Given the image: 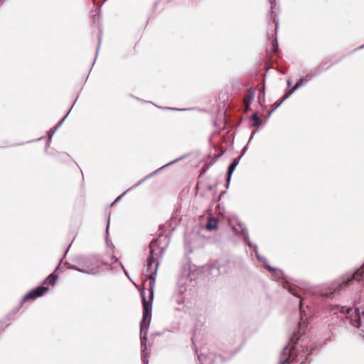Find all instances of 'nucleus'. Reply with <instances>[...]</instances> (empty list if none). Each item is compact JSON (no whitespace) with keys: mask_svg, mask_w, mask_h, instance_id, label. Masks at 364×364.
Wrapping results in <instances>:
<instances>
[{"mask_svg":"<svg viewBox=\"0 0 364 364\" xmlns=\"http://www.w3.org/2000/svg\"><path fill=\"white\" fill-rule=\"evenodd\" d=\"M149 279L151 280L150 282V299L151 302L147 301L144 295V290H142L141 292L142 299H143V319L141 322L140 330L146 331L150 324L151 318V306H152V300L154 296V277L152 274L149 277Z\"/></svg>","mask_w":364,"mask_h":364,"instance_id":"obj_1","label":"nucleus"},{"mask_svg":"<svg viewBox=\"0 0 364 364\" xmlns=\"http://www.w3.org/2000/svg\"><path fill=\"white\" fill-rule=\"evenodd\" d=\"M48 291V288L46 287H38L36 289L31 290L27 294H26L23 299V302H26L30 300H34Z\"/></svg>","mask_w":364,"mask_h":364,"instance_id":"obj_2","label":"nucleus"},{"mask_svg":"<svg viewBox=\"0 0 364 364\" xmlns=\"http://www.w3.org/2000/svg\"><path fill=\"white\" fill-rule=\"evenodd\" d=\"M364 275V264L358 269L350 278H348L346 281H343L342 284H339L336 289L338 290H340V289L342 287L343 285L348 286L351 284V282L353 280H355L357 282L360 281Z\"/></svg>","mask_w":364,"mask_h":364,"instance_id":"obj_3","label":"nucleus"},{"mask_svg":"<svg viewBox=\"0 0 364 364\" xmlns=\"http://www.w3.org/2000/svg\"><path fill=\"white\" fill-rule=\"evenodd\" d=\"M255 89L249 88L244 96L243 102L245 112H247L250 108V105L251 104L255 97Z\"/></svg>","mask_w":364,"mask_h":364,"instance_id":"obj_4","label":"nucleus"},{"mask_svg":"<svg viewBox=\"0 0 364 364\" xmlns=\"http://www.w3.org/2000/svg\"><path fill=\"white\" fill-rule=\"evenodd\" d=\"M58 279V276L55 274H50L46 279L43 282V285H55Z\"/></svg>","mask_w":364,"mask_h":364,"instance_id":"obj_5","label":"nucleus"},{"mask_svg":"<svg viewBox=\"0 0 364 364\" xmlns=\"http://www.w3.org/2000/svg\"><path fill=\"white\" fill-rule=\"evenodd\" d=\"M218 227V220L214 218H210L208 220L206 224V229L208 230H213L217 229Z\"/></svg>","mask_w":364,"mask_h":364,"instance_id":"obj_6","label":"nucleus"},{"mask_svg":"<svg viewBox=\"0 0 364 364\" xmlns=\"http://www.w3.org/2000/svg\"><path fill=\"white\" fill-rule=\"evenodd\" d=\"M140 337H141V346L144 348L143 353H144L145 350L146 349L147 331H140Z\"/></svg>","mask_w":364,"mask_h":364,"instance_id":"obj_7","label":"nucleus"},{"mask_svg":"<svg viewBox=\"0 0 364 364\" xmlns=\"http://www.w3.org/2000/svg\"><path fill=\"white\" fill-rule=\"evenodd\" d=\"M284 287L287 289L289 290V291L293 295L299 297V298H301V296L300 294H299V290L294 287H292L290 284L289 283H285L284 284Z\"/></svg>","mask_w":364,"mask_h":364,"instance_id":"obj_8","label":"nucleus"},{"mask_svg":"<svg viewBox=\"0 0 364 364\" xmlns=\"http://www.w3.org/2000/svg\"><path fill=\"white\" fill-rule=\"evenodd\" d=\"M237 164H238V161H237V159H235L232 161V163L230 165V166L228 168V178H227L228 182L230 181L231 175H232V172L234 171L235 168H236V166H237Z\"/></svg>","mask_w":364,"mask_h":364,"instance_id":"obj_9","label":"nucleus"},{"mask_svg":"<svg viewBox=\"0 0 364 364\" xmlns=\"http://www.w3.org/2000/svg\"><path fill=\"white\" fill-rule=\"evenodd\" d=\"M74 269L80 272L90 274H95L97 273V272H98V269L96 267H92L90 268L88 267L87 269H79V268H74Z\"/></svg>","mask_w":364,"mask_h":364,"instance_id":"obj_10","label":"nucleus"},{"mask_svg":"<svg viewBox=\"0 0 364 364\" xmlns=\"http://www.w3.org/2000/svg\"><path fill=\"white\" fill-rule=\"evenodd\" d=\"M291 95V92H287L284 96L283 97H282L281 99L278 100L277 102H274V109L272 110V112H273L274 109H276L278 107H279L281 105V104L287 99L288 98L290 95Z\"/></svg>","mask_w":364,"mask_h":364,"instance_id":"obj_11","label":"nucleus"},{"mask_svg":"<svg viewBox=\"0 0 364 364\" xmlns=\"http://www.w3.org/2000/svg\"><path fill=\"white\" fill-rule=\"evenodd\" d=\"M152 243L150 245V255L148 257V269H151L152 264L156 262L154 257V250L151 247Z\"/></svg>","mask_w":364,"mask_h":364,"instance_id":"obj_12","label":"nucleus"},{"mask_svg":"<svg viewBox=\"0 0 364 364\" xmlns=\"http://www.w3.org/2000/svg\"><path fill=\"white\" fill-rule=\"evenodd\" d=\"M281 364H301V363H299L297 361H294V359L291 360V355H289L288 358L284 359Z\"/></svg>","mask_w":364,"mask_h":364,"instance_id":"obj_13","label":"nucleus"},{"mask_svg":"<svg viewBox=\"0 0 364 364\" xmlns=\"http://www.w3.org/2000/svg\"><path fill=\"white\" fill-rule=\"evenodd\" d=\"M258 101L260 105H262L264 102V88L260 90L259 95L258 96Z\"/></svg>","mask_w":364,"mask_h":364,"instance_id":"obj_14","label":"nucleus"},{"mask_svg":"<svg viewBox=\"0 0 364 364\" xmlns=\"http://www.w3.org/2000/svg\"><path fill=\"white\" fill-rule=\"evenodd\" d=\"M303 80L302 79H299L297 82L295 84V85L291 88V90H289V92H291V93L296 90V89H298L300 86H301L303 85Z\"/></svg>","mask_w":364,"mask_h":364,"instance_id":"obj_15","label":"nucleus"},{"mask_svg":"<svg viewBox=\"0 0 364 364\" xmlns=\"http://www.w3.org/2000/svg\"><path fill=\"white\" fill-rule=\"evenodd\" d=\"M252 119H253V120H254V122H255V123H254V125H255V126H257V125L259 124V122H260L259 119V117L257 116V114H254V115L252 116Z\"/></svg>","mask_w":364,"mask_h":364,"instance_id":"obj_16","label":"nucleus"},{"mask_svg":"<svg viewBox=\"0 0 364 364\" xmlns=\"http://www.w3.org/2000/svg\"><path fill=\"white\" fill-rule=\"evenodd\" d=\"M273 47H274L273 52L277 53V51L278 50V44L277 42L275 43H273Z\"/></svg>","mask_w":364,"mask_h":364,"instance_id":"obj_17","label":"nucleus"},{"mask_svg":"<svg viewBox=\"0 0 364 364\" xmlns=\"http://www.w3.org/2000/svg\"><path fill=\"white\" fill-rule=\"evenodd\" d=\"M274 23H275V31H277L278 27V23L276 21L275 18H274Z\"/></svg>","mask_w":364,"mask_h":364,"instance_id":"obj_18","label":"nucleus"},{"mask_svg":"<svg viewBox=\"0 0 364 364\" xmlns=\"http://www.w3.org/2000/svg\"><path fill=\"white\" fill-rule=\"evenodd\" d=\"M302 304H303L302 299H301V301H300V309L301 310Z\"/></svg>","mask_w":364,"mask_h":364,"instance_id":"obj_19","label":"nucleus"},{"mask_svg":"<svg viewBox=\"0 0 364 364\" xmlns=\"http://www.w3.org/2000/svg\"><path fill=\"white\" fill-rule=\"evenodd\" d=\"M267 268L269 271H272V270H273V269H272V268H271V267H269V266H267Z\"/></svg>","mask_w":364,"mask_h":364,"instance_id":"obj_20","label":"nucleus"}]
</instances>
